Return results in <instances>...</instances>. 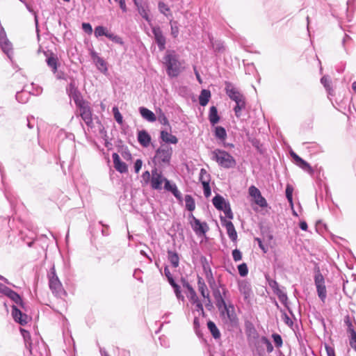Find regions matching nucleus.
I'll return each mask as SVG.
<instances>
[{
	"instance_id": "nucleus-40",
	"label": "nucleus",
	"mask_w": 356,
	"mask_h": 356,
	"mask_svg": "<svg viewBox=\"0 0 356 356\" xmlns=\"http://www.w3.org/2000/svg\"><path fill=\"white\" fill-rule=\"evenodd\" d=\"M211 46L215 51L222 52L225 50L224 44L220 41H213V38H209Z\"/></svg>"
},
{
	"instance_id": "nucleus-4",
	"label": "nucleus",
	"mask_w": 356,
	"mask_h": 356,
	"mask_svg": "<svg viewBox=\"0 0 356 356\" xmlns=\"http://www.w3.org/2000/svg\"><path fill=\"white\" fill-rule=\"evenodd\" d=\"M163 59L168 76H177L181 71V65L175 51H168Z\"/></svg>"
},
{
	"instance_id": "nucleus-29",
	"label": "nucleus",
	"mask_w": 356,
	"mask_h": 356,
	"mask_svg": "<svg viewBox=\"0 0 356 356\" xmlns=\"http://www.w3.org/2000/svg\"><path fill=\"white\" fill-rule=\"evenodd\" d=\"M158 8L159 12L164 15L168 19H172V15L170 7L165 3L159 1L158 3Z\"/></svg>"
},
{
	"instance_id": "nucleus-38",
	"label": "nucleus",
	"mask_w": 356,
	"mask_h": 356,
	"mask_svg": "<svg viewBox=\"0 0 356 356\" xmlns=\"http://www.w3.org/2000/svg\"><path fill=\"white\" fill-rule=\"evenodd\" d=\"M170 33L171 35L176 38L179 33V27H178V22L177 21H174L172 19H170Z\"/></svg>"
},
{
	"instance_id": "nucleus-13",
	"label": "nucleus",
	"mask_w": 356,
	"mask_h": 356,
	"mask_svg": "<svg viewBox=\"0 0 356 356\" xmlns=\"http://www.w3.org/2000/svg\"><path fill=\"white\" fill-rule=\"evenodd\" d=\"M66 92L69 97L72 99L76 106L83 104L85 101L83 99L82 96L77 87L76 86L74 81H71L66 88Z\"/></svg>"
},
{
	"instance_id": "nucleus-57",
	"label": "nucleus",
	"mask_w": 356,
	"mask_h": 356,
	"mask_svg": "<svg viewBox=\"0 0 356 356\" xmlns=\"http://www.w3.org/2000/svg\"><path fill=\"white\" fill-rule=\"evenodd\" d=\"M143 165V161L141 159H137L134 163V170L136 173H138L141 169Z\"/></svg>"
},
{
	"instance_id": "nucleus-63",
	"label": "nucleus",
	"mask_w": 356,
	"mask_h": 356,
	"mask_svg": "<svg viewBox=\"0 0 356 356\" xmlns=\"http://www.w3.org/2000/svg\"><path fill=\"white\" fill-rule=\"evenodd\" d=\"M291 156L293 158V159L294 160L296 164L299 163L302 159L301 157H300L298 154H296L293 152H291Z\"/></svg>"
},
{
	"instance_id": "nucleus-47",
	"label": "nucleus",
	"mask_w": 356,
	"mask_h": 356,
	"mask_svg": "<svg viewBox=\"0 0 356 356\" xmlns=\"http://www.w3.org/2000/svg\"><path fill=\"white\" fill-rule=\"evenodd\" d=\"M222 211L224 212L225 217L227 218L232 219L234 218V215L230 207V204H227V206Z\"/></svg>"
},
{
	"instance_id": "nucleus-22",
	"label": "nucleus",
	"mask_w": 356,
	"mask_h": 356,
	"mask_svg": "<svg viewBox=\"0 0 356 356\" xmlns=\"http://www.w3.org/2000/svg\"><path fill=\"white\" fill-rule=\"evenodd\" d=\"M137 139L140 145L143 147H147L151 142V136L145 130H141L138 132Z\"/></svg>"
},
{
	"instance_id": "nucleus-58",
	"label": "nucleus",
	"mask_w": 356,
	"mask_h": 356,
	"mask_svg": "<svg viewBox=\"0 0 356 356\" xmlns=\"http://www.w3.org/2000/svg\"><path fill=\"white\" fill-rule=\"evenodd\" d=\"M193 305H195L196 311L201 312L202 314H204L203 305L200 300L193 303Z\"/></svg>"
},
{
	"instance_id": "nucleus-12",
	"label": "nucleus",
	"mask_w": 356,
	"mask_h": 356,
	"mask_svg": "<svg viewBox=\"0 0 356 356\" xmlns=\"http://www.w3.org/2000/svg\"><path fill=\"white\" fill-rule=\"evenodd\" d=\"M94 34L96 38L106 36L115 43L120 44H122L124 43L122 38L109 32L108 29L103 26H97L95 27Z\"/></svg>"
},
{
	"instance_id": "nucleus-14",
	"label": "nucleus",
	"mask_w": 356,
	"mask_h": 356,
	"mask_svg": "<svg viewBox=\"0 0 356 356\" xmlns=\"http://www.w3.org/2000/svg\"><path fill=\"white\" fill-rule=\"evenodd\" d=\"M191 225L192 229L198 236H204L209 229V226L206 222H201L193 216H192Z\"/></svg>"
},
{
	"instance_id": "nucleus-10",
	"label": "nucleus",
	"mask_w": 356,
	"mask_h": 356,
	"mask_svg": "<svg viewBox=\"0 0 356 356\" xmlns=\"http://www.w3.org/2000/svg\"><path fill=\"white\" fill-rule=\"evenodd\" d=\"M314 284L318 298L324 302L327 298V290L325 284V279L319 269L315 271Z\"/></svg>"
},
{
	"instance_id": "nucleus-27",
	"label": "nucleus",
	"mask_w": 356,
	"mask_h": 356,
	"mask_svg": "<svg viewBox=\"0 0 356 356\" xmlns=\"http://www.w3.org/2000/svg\"><path fill=\"white\" fill-rule=\"evenodd\" d=\"M168 260L174 268H177L179 265V257L177 252L168 250L167 251Z\"/></svg>"
},
{
	"instance_id": "nucleus-5",
	"label": "nucleus",
	"mask_w": 356,
	"mask_h": 356,
	"mask_svg": "<svg viewBox=\"0 0 356 356\" xmlns=\"http://www.w3.org/2000/svg\"><path fill=\"white\" fill-rule=\"evenodd\" d=\"M211 159L224 168H231L236 165L234 157L224 150L216 149L211 152Z\"/></svg>"
},
{
	"instance_id": "nucleus-11",
	"label": "nucleus",
	"mask_w": 356,
	"mask_h": 356,
	"mask_svg": "<svg viewBox=\"0 0 356 356\" xmlns=\"http://www.w3.org/2000/svg\"><path fill=\"white\" fill-rule=\"evenodd\" d=\"M76 106L79 110L80 116L82 120L88 127L92 128L93 127L92 114L88 102H84Z\"/></svg>"
},
{
	"instance_id": "nucleus-43",
	"label": "nucleus",
	"mask_w": 356,
	"mask_h": 356,
	"mask_svg": "<svg viewBox=\"0 0 356 356\" xmlns=\"http://www.w3.org/2000/svg\"><path fill=\"white\" fill-rule=\"evenodd\" d=\"M112 111H113V116H114V118L116 120V122L119 124H122L123 118H122L121 113H120L118 108L117 106H114L112 109Z\"/></svg>"
},
{
	"instance_id": "nucleus-53",
	"label": "nucleus",
	"mask_w": 356,
	"mask_h": 356,
	"mask_svg": "<svg viewBox=\"0 0 356 356\" xmlns=\"http://www.w3.org/2000/svg\"><path fill=\"white\" fill-rule=\"evenodd\" d=\"M26 125L29 129H31L34 127L35 124V119L33 116H28L26 118Z\"/></svg>"
},
{
	"instance_id": "nucleus-49",
	"label": "nucleus",
	"mask_w": 356,
	"mask_h": 356,
	"mask_svg": "<svg viewBox=\"0 0 356 356\" xmlns=\"http://www.w3.org/2000/svg\"><path fill=\"white\" fill-rule=\"evenodd\" d=\"M24 95V92H23V91L17 92L15 97H16V99L17 100V102L22 103V104H24L27 102L29 95L26 93V97L23 98Z\"/></svg>"
},
{
	"instance_id": "nucleus-52",
	"label": "nucleus",
	"mask_w": 356,
	"mask_h": 356,
	"mask_svg": "<svg viewBox=\"0 0 356 356\" xmlns=\"http://www.w3.org/2000/svg\"><path fill=\"white\" fill-rule=\"evenodd\" d=\"M82 29L85 33H86L88 35L92 34V28L90 23L84 22L82 24Z\"/></svg>"
},
{
	"instance_id": "nucleus-60",
	"label": "nucleus",
	"mask_w": 356,
	"mask_h": 356,
	"mask_svg": "<svg viewBox=\"0 0 356 356\" xmlns=\"http://www.w3.org/2000/svg\"><path fill=\"white\" fill-rule=\"evenodd\" d=\"M345 323L348 326V331L350 333L351 335H353V331L354 330L353 326L352 325V323L350 322L349 317H347L345 320Z\"/></svg>"
},
{
	"instance_id": "nucleus-25",
	"label": "nucleus",
	"mask_w": 356,
	"mask_h": 356,
	"mask_svg": "<svg viewBox=\"0 0 356 356\" xmlns=\"http://www.w3.org/2000/svg\"><path fill=\"white\" fill-rule=\"evenodd\" d=\"M246 335L249 344L259 337V333L252 324L247 326Z\"/></svg>"
},
{
	"instance_id": "nucleus-26",
	"label": "nucleus",
	"mask_w": 356,
	"mask_h": 356,
	"mask_svg": "<svg viewBox=\"0 0 356 356\" xmlns=\"http://www.w3.org/2000/svg\"><path fill=\"white\" fill-rule=\"evenodd\" d=\"M139 112L141 116L148 122H153L156 120L155 114L147 108L140 107Z\"/></svg>"
},
{
	"instance_id": "nucleus-34",
	"label": "nucleus",
	"mask_w": 356,
	"mask_h": 356,
	"mask_svg": "<svg viewBox=\"0 0 356 356\" xmlns=\"http://www.w3.org/2000/svg\"><path fill=\"white\" fill-rule=\"evenodd\" d=\"M207 327L214 339H217L220 337V332L213 321H208Z\"/></svg>"
},
{
	"instance_id": "nucleus-20",
	"label": "nucleus",
	"mask_w": 356,
	"mask_h": 356,
	"mask_svg": "<svg viewBox=\"0 0 356 356\" xmlns=\"http://www.w3.org/2000/svg\"><path fill=\"white\" fill-rule=\"evenodd\" d=\"M222 312L226 314L227 318L230 321L231 323L235 324L237 322V317L235 312L234 306L232 304L227 305L225 303L222 305V308L220 309Z\"/></svg>"
},
{
	"instance_id": "nucleus-33",
	"label": "nucleus",
	"mask_w": 356,
	"mask_h": 356,
	"mask_svg": "<svg viewBox=\"0 0 356 356\" xmlns=\"http://www.w3.org/2000/svg\"><path fill=\"white\" fill-rule=\"evenodd\" d=\"M214 135L216 138L221 141H224L227 138V132L224 127L217 126L215 127Z\"/></svg>"
},
{
	"instance_id": "nucleus-16",
	"label": "nucleus",
	"mask_w": 356,
	"mask_h": 356,
	"mask_svg": "<svg viewBox=\"0 0 356 356\" xmlns=\"http://www.w3.org/2000/svg\"><path fill=\"white\" fill-rule=\"evenodd\" d=\"M0 46L2 51L10 58L13 53L12 44L8 40L4 29L0 24Z\"/></svg>"
},
{
	"instance_id": "nucleus-2",
	"label": "nucleus",
	"mask_w": 356,
	"mask_h": 356,
	"mask_svg": "<svg viewBox=\"0 0 356 356\" xmlns=\"http://www.w3.org/2000/svg\"><path fill=\"white\" fill-rule=\"evenodd\" d=\"M5 296L16 304V305H14L12 306V316L15 321L22 325L27 324L29 319L28 315L22 313V312L17 308V306H19L22 308L24 307V304L21 296L11 289H9Z\"/></svg>"
},
{
	"instance_id": "nucleus-24",
	"label": "nucleus",
	"mask_w": 356,
	"mask_h": 356,
	"mask_svg": "<svg viewBox=\"0 0 356 356\" xmlns=\"http://www.w3.org/2000/svg\"><path fill=\"white\" fill-rule=\"evenodd\" d=\"M212 202L216 209L219 211L222 210L227 206V204H229V202L226 201L225 198L220 195H216L213 198Z\"/></svg>"
},
{
	"instance_id": "nucleus-44",
	"label": "nucleus",
	"mask_w": 356,
	"mask_h": 356,
	"mask_svg": "<svg viewBox=\"0 0 356 356\" xmlns=\"http://www.w3.org/2000/svg\"><path fill=\"white\" fill-rule=\"evenodd\" d=\"M297 165H298L300 168H302V170L308 172L310 174H312L313 173V170L312 168V167L310 166V165L307 162L305 161V160L302 159L299 163H298L296 164Z\"/></svg>"
},
{
	"instance_id": "nucleus-6",
	"label": "nucleus",
	"mask_w": 356,
	"mask_h": 356,
	"mask_svg": "<svg viewBox=\"0 0 356 356\" xmlns=\"http://www.w3.org/2000/svg\"><path fill=\"white\" fill-rule=\"evenodd\" d=\"M208 282L210 288L212 290L213 296L214 297L216 306L219 309H221L222 308V305H224L225 303L226 302L225 301L224 296H222L221 291L220 290V287L222 288L223 295H225L227 290L225 288V286L222 284H220V286H218L216 283V281L214 280L212 275L209 279Z\"/></svg>"
},
{
	"instance_id": "nucleus-62",
	"label": "nucleus",
	"mask_w": 356,
	"mask_h": 356,
	"mask_svg": "<svg viewBox=\"0 0 356 356\" xmlns=\"http://www.w3.org/2000/svg\"><path fill=\"white\" fill-rule=\"evenodd\" d=\"M291 156L293 158V159L294 160L296 164L299 163L302 159L301 157H300L298 154H296L293 152H291Z\"/></svg>"
},
{
	"instance_id": "nucleus-42",
	"label": "nucleus",
	"mask_w": 356,
	"mask_h": 356,
	"mask_svg": "<svg viewBox=\"0 0 356 356\" xmlns=\"http://www.w3.org/2000/svg\"><path fill=\"white\" fill-rule=\"evenodd\" d=\"M286 197L291 205H293V187L291 184H287L286 187Z\"/></svg>"
},
{
	"instance_id": "nucleus-48",
	"label": "nucleus",
	"mask_w": 356,
	"mask_h": 356,
	"mask_svg": "<svg viewBox=\"0 0 356 356\" xmlns=\"http://www.w3.org/2000/svg\"><path fill=\"white\" fill-rule=\"evenodd\" d=\"M272 337L276 347L280 348L282 346V339L280 334H273Z\"/></svg>"
},
{
	"instance_id": "nucleus-37",
	"label": "nucleus",
	"mask_w": 356,
	"mask_h": 356,
	"mask_svg": "<svg viewBox=\"0 0 356 356\" xmlns=\"http://www.w3.org/2000/svg\"><path fill=\"white\" fill-rule=\"evenodd\" d=\"M199 179L202 185L209 184L210 175L207 172V171L205 169L202 168L200 170Z\"/></svg>"
},
{
	"instance_id": "nucleus-30",
	"label": "nucleus",
	"mask_w": 356,
	"mask_h": 356,
	"mask_svg": "<svg viewBox=\"0 0 356 356\" xmlns=\"http://www.w3.org/2000/svg\"><path fill=\"white\" fill-rule=\"evenodd\" d=\"M135 4L137 6L138 11L139 14L140 15V16L143 19H145L147 22H149L151 21V19L149 16V13H148L149 10H148L147 6H146L145 5H142V4H138L136 1H135Z\"/></svg>"
},
{
	"instance_id": "nucleus-18",
	"label": "nucleus",
	"mask_w": 356,
	"mask_h": 356,
	"mask_svg": "<svg viewBox=\"0 0 356 356\" xmlns=\"http://www.w3.org/2000/svg\"><path fill=\"white\" fill-rule=\"evenodd\" d=\"M249 194L254 197L255 203L261 207H266L268 204L266 199L261 195L260 191L254 186L249 188Z\"/></svg>"
},
{
	"instance_id": "nucleus-31",
	"label": "nucleus",
	"mask_w": 356,
	"mask_h": 356,
	"mask_svg": "<svg viewBox=\"0 0 356 356\" xmlns=\"http://www.w3.org/2000/svg\"><path fill=\"white\" fill-rule=\"evenodd\" d=\"M209 120L210 123L213 126L217 124L220 120V117L218 114V110L216 106H213L210 108Z\"/></svg>"
},
{
	"instance_id": "nucleus-55",
	"label": "nucleus",
	"mask_w": 356,
	"mask_h": 356,
	"mask_svg": "<svg viewBox=\"0 0 356 356\" xmlns=\"http://www.w3.org/2000/svg\"><path fill=\"white\" fill-rule=\"evenodd\" d=\"M187 297L192 304L197 302V300H199V298H198L195 291L192 293H188Z\"/></svg>"
},
{
	"instance_id": "nucleus-32",
	"label": "nucleus",
	"mask_w": 356,
	"mask_h": 356,
	"mask_svg": "<svg viewBox=\"0 0 356 356\" xmlns=\"http://www.w3.org/2000/svg\"><path fill=\"white\" fill-rule=\"evenodd\" d=\"M211 97V92L209 90L204 89L201 91L199 96V103L201 106H205Z\"/></svg>"
},
{
	"instance_id": "nucleus-3",
	"label": "nucleus",
	"mask_w": 356,
	"mask_h": 356,
	"mask_svg": "<svg viewBox=\"0 0 356 356\" xmlns=\"http://www.w3.org/2000/svg\"><path fill=\"white\" fill-rule=\"evenodd\" d=\"M225 90L228 97L235 102L236 106L234 108V111L236 116L240 118L241 111L245 108L246 102L245 97L231 83H227Z\"/></svg>"
},
{
	"instance_id": "nucleus-35",
	"label": "nucleus",
	"mask_w": 356,
	"mask_h": 356,
	"mask_svg": "<svg viewBox=\"0 0 356 356\" xmlns=\"http://www.w3.org/2000/svg\"><path fill=\"white\" fill-rule=\"evenodd\" d=\"M47 65L51 68L53 73H56L57 71L58 62L57 58L54 56H51L46 59Z\"/></svg>"
},
{
	"instance_id": "nucleus-61",
	"label": "nucleus",
	"mask_w": 356,
	"mask_h": 356,
	"mask_svg": "<svg viewBox=\"0 0 356 356\" xmlns=\"http://www.w3.org/2000/svg\"><path fill=\"white\" fill-rule=\"evenodd\" d=\"M325 350H326L327 356H335V353H334V350L333 348H332L329 346H325Z\"/></svg>"
},
{
	"instance_id": "nucleus-56",
	"label": "nucleus",
	"mask_w": 356,
	"mask_h": 356,
	"mask_svg": "<svg viewBox=\"0 0 356 356\" xmlns=\"http://www.w3.org/2000/svg\"><path fill=\"white\" fill-rule=\"evenodd\" d=\"M202 186H203L204 196L206 197H209L211 195V188L209 186V184H204Z\"/></svg>"
},
{
	"instance_id": "nucleus-28",
	"label": "nucleus",
	"mask_w": 356,
	"mask_h": 356,
	"mask_svg": "<svg viewBox=\"0 0 356 356\" xmlns=\"http://www.w3.org/2000/svg\"><path fill=\"white\" fill-rule=\"evenodd\" d=\"M161 138L166 143L177 144L178 142V139L175 136L164 130L161 131Z\"/></svg>"
},
{
	"instance_id": "nucleus-21",
	"label": "nucleus",
	"mask_w": 356,
	"mask_h": 356,
	"mask_svg": "<svg viewBox=\"0 0 356 356\" xmlns=\"http://www.w3.org/2000/svg\"><path fill=\"white\" fill-rule=\"evenodd\" d=\"M112 159L113 161L114 168L117 171L120 173H125L127 172V164L120 160V156L117 153L112 154Z\"/></svg>"
},
{
	"instance_id": "nucleus-15",
	"label": "nucleus",
	"mask_w": 356,
	"mask_h": 356,
	"mask_svg": "<svg viewBox=\"0 0 356 356\" xmlns=\"http://www.w3.org/2000/svg\"><path fill=\"white\" fill-rule=\"evenodd\" d=\"M152 31L159 49L161 51H163L165 49L166 38L163 35L161 29L159 26H154L152 27Z\"/></svg>"
},
{
	"instance_id": "nucleus-59",
	"label": "nucleus",
	"mask_w": 356,
	"mask_h": 356,
	"mask_svg": "<svg viewBox=\"0 0 356 356\" xmlns=\"http://www.w3.org/2000/svg\"><path fill=\"white\" fill-rule=\"evenodd\" d=\"M114 1L119 3L120 7L123 13H126L127 11V8L126 6L125 0H114Z\"/></svg>"
},
{
	"instance_id": "nucleus-17",
	"label": "nucleus",
	"mask_w": 356,
	"mask_h": 356,
	"mask_svg": "<svg viewBox=\"0 0 356 356\" xmlns=\"http://www.w3.org/2000/svg\"><path fill=\"white\" fill-rule=\"evenodd\" d=\"M238 290L245 302H250L253 294L250 283L247 280H241L238 282Z\"/></svg>"
},
{
	"instance_id": "nucleus-9",
	"label": "nucleus",
	"mask_w": 356,
	"mask_h": 356,
	"mask_svg": "<svg viewBox=\"0 0 356 356\" xmlns=\"http://www.w3.org/2000/svg\"><path fill=\"white\" fill-rule=\"evenodd\" d=\"M250 345H252L254 346V350L259 356L264 354L265 348L268 353L273 350V346L270 341L264 336L258 337L255 341L250 343Z\"/></svg>"
},
{
	"instance_id": "nucleus-54",
	"label": "nucleus",
	"mask_w": 356,
	"mask_h": 356,
	"mask_svg": "<svg viewBox=\"0 0 356 356\" xmlns=\"http://www.w3.org/2000/svg\"><path fill=\"white\" fill-rule=\"evenodd\" d=\"M350 345L356 352V332L353 331V335H351V339L350 340Z\"/></svg>"
},
{
	"instance_id": "nucleus-7",
	"label": "nucleus",
	"mask_w": 356,
	"mask_h": 356,
	"mask_svg": "<svg viewBox=\"0 0 356 356\" xmlns=\"http://www.w3.org/2000/svg\"><path fill=\"white\" fill-rule=\"evenodd\" d=\"M48 278L49 286L53 293H54L56 296H61L65 293L62 283L59 280L56 273L54 266L51 268L50 272L48 274Z\"/></svg>"
},
{
	"instance_id": "nucleus-8",
	"label": "nucleus",
	"mask_w": 356,
	"mask_h": 356,
	"mask_svg": "<svg viewBox=\"0 0 356 356\" xmlns=\"http://www.w3.org/2000/svg\"><path fill=\"white\" fill-rule=\"evenodd\" d=\"M172 154V148L167 145H162L156 151L154 161L159 164H169Z\"/></svg>"
},
{
	"instance_id": "nucleus-19",
	"label": "nucleus",
	"mask_w": 356,
	"mask_h": 356,
	"mask_svg": "<svg viewBox=\"0 0 356 356\" xmlns=\"http://www.w3.org/2000/svg\"><path fill=\"white\" fill-rule=\"evenodd\" d=\"M220 221L222 225L225 227L227 235L229 236V238L234 242L236 241L237 233L233 223L229 220H227L222 216H220Z\"/></svg>"
},
{
	"instance_id": "nucleus-46",
	"label": "nucleus",
	"mask_w": 356,
	"mask_h": 356,
	"mask_svg": "<svg viewBox=\"0 0 356 356\" xmlns=\"http://www.w3.org/2000/svg\"><path fill=\"white\" fill-rule=\"evenodd\" d=\"M321 83L323 85V86L325 88V89L328 91L329 94L330 93L331 90V82L329 80L328 77L326 76H323L321 79Z\"/></svg>"
},
{
	"instance_id": "nucleus-45",
	"label": "nucleus",
	"mask_w": 356,
	"mask_h": 356,
	"mask_svg": "<svg viewBox=\"0 0 356 356\" xmlns=\"http://www.w3.org/2000/svg\"><path fill=\"white\" fill-rule=\"evenodd\" d=\"M238 273L241 277H245L248 273V268L245 263L241 264L238 266Z\"/></svg>"
},
{
	"instance_id": "nucleus-23",
	"label": "nucleus",
	"mask_w": 356,
	"mask_h": 356,
	"mask_svg": "<svg viewBox=\"0 0 356 356\" xmlns=\"http://www.w3.org/2000/svg\"><path fill=\"white\" fill-rule=\"evenodd\" d=\"M197 286L198 291H200L202 296L204 298L207 299L208 302H211V299L209 297V293L208 291L207 286L204 280L200 276H197Z\"/></svg>"
},
{
	"instance_id": "nucleus-50",
	"label": "nucleus",
	"mask_w": 356,
	"mask_h": 356,
	"mask_svg": "<svg viewBox=\"0 0 356 356\" xmlns=\"http://www.w3.org/2000/svg\"><path fill=\"white\" fill-rule=\"evenodd\" d=\"M152 172L145 171L142 175V179L145 184H147L151 182Z\"/></svg>"
},
{
	"instance_id": "nucleus-51",
	"label": "nucleus",
	"mask_w": 356,
	"mask_h": 356,
	"mask_svg": "<svg viewBox=\"0 0 356 356\" xmlns=\"http://www.w3.org/2000/svg\"><path fill=\"white\" fill-rule=\"evenodd\" d=\"M232 257L234 261H238L242 259V253L238 250L235 249L232 251Z\"/></svg>"
},
{
	"instance_id": "nucleus-41",
	"label": "nucleus",
	"mask_w": 356,
	"mask_h": 356,
	"mask_svg": "<svg viewBox=\"0 0 356 356\" xmlns=\"http://www.w3.org/2000/svg\"><path fill=\"white\" fill-rule=\"evenodd\" d=\"M275 293L277 296L280 301L282 304L286 305L287 300H288V297H287L286 293L280 289H277Z\"/></svg>"
},
{
	"instance_id": "nucleus-64",
	"label": "nucleus",
	"mask_w": 356,
	"mask_h": 356,
	"mask_svg": "<svg viewBox=\"0 0 356 356\" xmlns=\"http://www.w3.org/2000/svg\"><path fill=\"white\" fill-rule=\"evenodd\" d=\"M10 288H8V286H5L4 284L0 283V293L3 294V295H6L7 293V292L9 291Z\"/></svg>"
},
{
	"instance_id": "nucleus-1",
	"label": "nucleus",
	"mask_w": 356,
	"mask_h": 356,
	"mask_svg": "<svg viewBox=\"0 0 356 356\" xmlns=\"http://www.w3.org/2000/svg\"><path fill=\"white\" fill-rule=\"evenodd\" d=\"M163 183V188L165 191L171 192L178 200L181 201L182 200V195L178 190L177 185L175 183H171L170 181L163 177L162 172L159 171L157 168H154L152 169L150 182L151 188L154 190L161 191Z\"/></svg>"
},
{
	"instance_id": "nucleus-36",
	"label": "nucleus",
	"mask_w": 356,
	"mask_h": 356,
	"mask_svg": "<svg viewBox=\"0 0 356 356\" xmlns=\"http://www.w3.org/2000/svg\"><path fill=\"white\" fill-rule=\"evenodd\" d=\"M98 70L103 73L107 71L106 63L103 58L97 56L96 60L94 61Z\"/></svg>"
},
{
	"instance_id": "nucleus-39",
	"label": "nucleus",
	"mask_w": 356,
	"mask_h": 356,
	"mask_svg": "<svg viewBox=\"0 0 356 356\" xmlns=\"http://www.w3.org/2000/svg\"><path fill=\"white\" fill-rule=\"evenodd\" d=\"M186 208L189 211H193L195 208V204L193 198L190 195L185 196Z\"/></svg>"
}]
</instances>
